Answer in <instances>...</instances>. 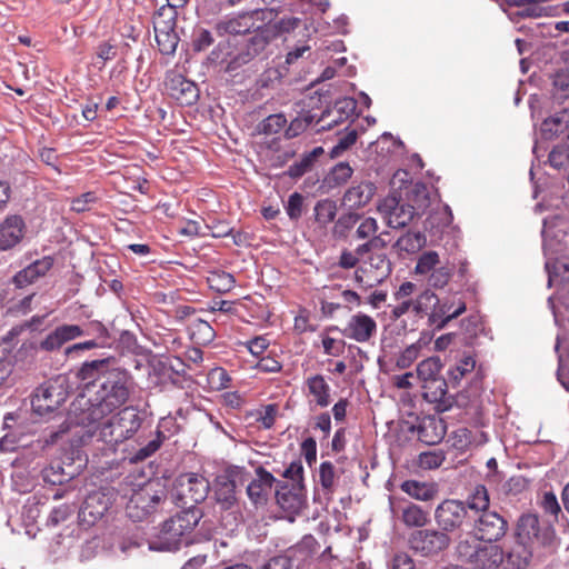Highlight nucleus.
Here are the masks:
<instances>
[{
	"label": "nucleus",
	"mask_w": 569,
	"mask_h": 569,
	"mask_svg": "<svg viewBox=\"0 0 569 569\" xmlns=\"http://www.w3.org/2000/svg\"><path fill=\"white\" fill-rule=\"evenodd\" d=\"M77 377L90 393L88 409L76 415V422L87 428L123 407L136 387L131 372L114 357L83 362Z\"/></svg>",
	"instance_id": "1"
},
{
	"label": "nucleus",
	"mask_w": 569,
	"mask_h": 569,
	"mask_svg": "<svg viewBox=\"0 0 569 569\" xmlns=\"http://www.w3.org/2000/svg\"><path fill=\"white\" fill-rule=\"evenodd\" d=\"M427 188L417 183L406 192V198L391 193L378 204V211L386 223L393 229L407 227L418 210L428 206Z\"/></svg>",
	"instance_id": "2"
},
{
	"label": "nucleus",
	"mask_w": 569,
	"mask_h": 569,
	"mask_svg": "<svg viewBox=\"0 0 569 569\" xmlns=\"http://www.w3.org/2000/svg\"><path fill=\"white\" fill-rule=\"evenodd\" d=\"M465 301L455 302L451 299H439L429 289L422 291L416 298L415 315L422 318L428 317L427 323L433 330H442L452 319L458 318L466 311Z\"/></svg>",
	"instance_id": "3"
},
{
	"label": "nucleus",
	"mask_w": 569,
	"mask_h": 569,
	"mask_svg": "<svg viewBox=\"0 0 569 569\" xmlns=\"http://www.w3.org/2000/svg\"><path fill=\"white\" fill-rule=\"evenodd\" d=\"M456 555L472 569H499L505 561V551L499 545L477 538H461Z\"/></svg>",
	"instance_id": "4"
},
{
	"label": "nucleus",
	"mask_w": 569,
	"mask_h": 569,
	"mask_svg": "<svg viewBox=\"0 0 569 569\" xmlns=\"http://www.w3.org/2000/svg\"><path fill=\"white\" fill-rule=\"evenodd\" d=\"M141 417L133 407H123L102 423L97 422L92 433L103 442L114 446L131 438L140 428Z\"/></svg>",
	"instance_id": "5"
},
{
	"label": "nucleus",
	"mask_w": 569,
	"mask_h": 569,
	"mask_svg": "<svg viewBox=\"0 0 569 569\" xmlns=\"http://www.w3.org/2000/svg\"><path fill=\"white\" fill-rule=\"evenodd\" d=\"M202 513L199 509H184L166 520L160 530V539L168 548H177L181 538L192 532Z\"/></svg>",
	"instance_id": "6"
},
{
	"label": "nucleus",
	"mask_w": 569,
	"mask_h": 569,
	"mask_svg": "<svg viewBox=\"0 0 569 569\" xmlns=\"http://www.w3.org/2000/svg\"><path fill=\"white\" fill-rule=\"evenodd\" d=\"M177 500L184 509H196L194 506L202 502L209 491V482L198 473L180 475L173 486Z\"/></svg>",
	"instance_id": "7"
},
{
	"label": "nucleus",
	"mask_w": 569,
	"mask_h": 569,
	"mask_svg": "<svg viewBox=\"0 0 569 569\" xmlns=\"http://www.w3.org/2000/svg\"><path fill=\"white\" fill-rule=\"evenodd\" d=\"M451 538L440 529H419L410 533L408 538L409 548L417 555L430 557L447 549Z\"/></svg>",
	"instance_id": "8"
},
{
	"label": "nucleus",
	"mask_w": 569,
	"mask_h": 569,
	"mask_svg": "<svg viewBox=\"0 0 569 569\" xmlns=\"http://www.w3.org/2000/svg\"><path fill=\"white\" fill-rule=\"evenodd\" d=\"M68 397V391L60 379L49 380L36 389L31 400L32 409L39 416L53 412Z\"/></svg>",
	"instance_id": "9"
},
{
	"label": "nucleus",
	"mask_w": 569,
	"mask_h": 569,
	"mask_svg": "<svg viewBox=\"0 0 569 569\" xmlns=\"http://www.w3.org/2000/svg\"><path fill=\"white\" fill-rule=\"evenodd\" d=\"M435 520L439 529L448 535L462 529L470 516L463 501L445 499L435 509Z\"/></svg>",
	"instance_id": "10"
},
{
	"label": "nucleus",
	"mask_w": 569,
	"mask_h": 569,
	"mask_svg": "<svg viewBox=\"0 0 569 569\" xmlns=\"http://www.w3.org/2000/svg\"><path fill=\"white\" fill-rule=\"evenodd\" d=\"M392 271L390 259L385 252H371L356 270V281L367 287H373L387 279Z\"/></svg>",
	"instance_id": "11"
},
{
	"label": "nucleus",
	"mask_w": 569,
	"mask_h": 569,
	"mask_svg": "<svg viewBox=\"0 0 569 569\" xmlns=\"http://www.w3.org/2000/svg\"><path fill=\"white\" fill-rule=\"evenodd\" d=\"M508 521L496 511H485L473 517V533L465 538H477L487 542H498L507 533Z\"/></svg>",
	"instance_id": "12"
},
{
	"label": "nucleus",
	"mask_w": 569,
	"mask_h": 569,
	"mask_svg": "<svg viewBox=\"0 0 569 569\" xmlns=\"http://www.w3.org/2000/svg\"><path fill=\"white\" fill-rule=\"evenodd\" d=\"M174 7H162L153 20L156 41L163 54H172L178 46L179 38L174 31L176 20Z\"/></svg>",
	"instance_id": "13"
},
{
	"label": "nucleus",
	"mask_w": 569,
	"mask_h": 569,
	"mask_svg": "<svg viewBox=\"0 0 569 569\" xmlns=\"http://www.w3.org/2000/svg\"><path fill=\"white\" fill-rule=\"evenodd\" d=\"M391 512L408 528H423L429 523V511L421 506L396 496L389 498Z\"/></svg>",
	"instance_id": "14"
},
{
	"label": "nucleus",
	"mask_w": 569,
	"mask_h": 569,
	"mask_svg": "<svg viewBox=\"0 0 569 569\" xmlns=\"http://www.w3.org/2000/svg\"><path fill=\"white\" fill-rule=\"evenodd\" d=\"M112 503L113 493L111 491L104 489L92 491L86 497L80 508L79 518L83 523L92 526L106 515Z\"/></svg>",
	"instance_id": "15"
},
{
	"label": "nucleus",
	"mask_w": 569,
	"mask_h": 569,
	"mask_svg": "<svg viewBox=\"0 0 569 569\" xmlns=\"http://www.w3.org/2000/svg\"><path fill=\"white\" fill-rule=\"evenodd\" d=\"M164 497L163 490L151 492L148 488H143L130 498L127 505V513L134 521H141L156 511Z\"/></svg>",
	"instance_id": "16"
},
{
	"label": "nucleus",
	"mask_w": 569,
	"mask_h": 569,
	"mask_svg": "<svg viewBox=\"0 0 569 569\" xmlns=\"http://www.w3.org/2000/svg\"><path fill=\"white\" fill-rule=\"evenodd\" d=\"M164 87L168 94L181 106H191L198 100L199 90L197 84L181 73L176 71L168 72Z\"/></svg>",
	"instance_id": "17"
},
{
	"label": "nucleus",
	"mask_w": 569,
	"mask_h": 569,
	"mask_svg": "<svg viewBox=\"0 0 569 569\" xmlns=\"http://www.w3.org/2000/svg\"><path fill=\"white\" fill-rule=\"evenodd\" d=\"M264 10H252L243 12L237 17L221 20L217 23L216 29L219 36L224 34H246L257 28V21H264Z\"/></svg>",
	"instance_id": "18"
},
{
	"label": "nucleus",
	"mask_w": 569,
	"mask_h": 569,
	"mask_svg": "<svg viewBox=\"0 0 569 569\" xmlns=\"http://www.w3.org/2000/svg\"><path fill=\"white\" fill-rule=\"evenodd\" d=\"M377 330L378 326L372 317L358 312L348 319L345 328L341 329V333L343 337L359 343H367L376 336Z\"/></svg>",
	"instance_id": "19"
},
{
	"label": "nucleus",
	"mask_w": 569,
	"mask_h": 569,
	"mask_svg": "<svg viewBox=\"0 0 569 569\" xmlns=\"http://www.w3.org/2000/svg\"><path fill=\"white\" fill-rule=\"evenodd\" d=\"M421 390L422 398L433 405L437 412L448 411L456 402L455 397L448 392V383L443 377L421 385Z\"/></svg>",
	"instance_id": "20"
},
{
	"label": "nucleus",
	"mask_w": 569,
	"mask_h": 569,
	"mask_svg": "<svg viewBox=\"0 0 569 569\" xmlns=\"http://www.w3.org/2000/svg\"><path fill=\"white\" fill-rule=\"evenodd\" d=\"M517 538L521 545L538 541L546 546L551 541L552 531L547 529L541 532L539 518L536 515L527 513L522 515L518 520Z\"/></svg>",
	"instance_id": "21"
},
{
	"label": "nucleus",
	"mask_w": 569,
	"mask_h": 569,
	"mask_svg": "<svg viewBox=\"0 0 569 569\" xmlns=\"http://www.w3.org/2000/svg\"><path fill=\"white\" fill-rule=\"evenodd\" d=\"M26 223L21 216H8L0 223V249L9 250L16 247L24 237Z\"/></svg>",
	"instance_id": "22"
},
{
	"label": "nucleus",
	"mask_w": 569,
	"mask_h": 569,
	"mask_svg": "<svg viewBox=\"0 0 569 569\" xmlns=\"http://www.w3.org/2000/svg\"><path fill=\"white\" fill-rule=\"evenodd\" d=\"M256 475L257 478L247 487V493L254 505H259L267 501V496L272 489L276 478L263 467H258Z\"/></svg>",
	"instance_id": "23"
},
{
	"label": "nucleus",
	"mask_w": 569,
	"mask_h": 569,
	"mask_svg": "<svg viewBox=\"0 0 569 569\" xmlns=\"http://www.w3.org/2000/svg\"><path fill=\"white\" fill-rule=\"evenodd\" d=\"M270 28H267L264 24H258L253 30L254 34L249 39L247 43V51L244 53L239 54L236 60L242 63H247L256 56L260 54L270 41L274 39V33L270 31Z\"/></svg>",
	"instance_id": "24"
},
{
	"label": "nucleus",
	"mask_w": 569,
	"mask_h": 569,
	"mask_svg": "<svg viewBox=\"0 0 569 569\" xmlns=\"http://www.w3.org/2000/svg\"><path fill=\"white\" fill-rule=\"evenodd\" d=\"M307 389V397L311 398V401L320 408H326L331 402L330 391L331 388L327 382L326 378L320 375H311L305 380Z\"/></svg>",
	"instance_id": "25"
},
{
	"label": "nucleus",
	"mask_w": 569,
	"mask_h": 569,
	"mask_svg": "<svg viewBox=\"0 0 569 569\" xmlns=\"http://www.w3.org/2000/svg\"><path fill=\"white\" fill-rule=\"evenodd\" d=\"M302 486H291L289 487L287 483H279L278 489L276 491L277 503L284 511L296 513L298 512L303 505V495L301 492Z\"/></svg>",
	"instance_id": "26"
},
{
	"label": "nucleus",
	"mask_w": 569,
	"mask_h": 569,
	"mask_svg": "<svg viewBox=\"0 0 569 569\" xmlns=\"http://www.w3.org/2000/svg\"><path fill=\"white\" fill-rule=\"evenodd\" d=\"M376 192V186L370 181H362L348 188L342 197L343 204L359 209L370 202Z\"/></svg>",
	"instance_id": "27"
},
{
	"label": "nucleus",
	"mask_w": 569,
	"mask_h": 569,
	"mask_svg": "<svg viewBox=\"0 0 569 569\" xmlns=\"http://www.w3.org/2000/svg\"><path fill=\"white\" fill-rule=\"evenodd\" d=\"M568 127L569 109L563 108L542 121L541 133L546 139H552L558 134L563 133Z\"/></svg>",
	"instance_id": "28"
},
{
	"label": "nucleus",
	"mask_w": 569,
	"mask_h": 569,
	"mask_svg": "<svg viewBox=\"0 0 569 569\" xmlns=\"http://www.w3.org/2000/svg\"><path fill=\"white\" fill-rule=\"evenodd\" d=\"M400 489L411 498L425 502L433 500L438 493L436 485L412 479L403 481Z\"/></svg>",
	"instance_id": "29"
},
{
	"label": "nucleus",
	"mask_w": 569,
	"mask_h": 569,
	"mask_svg": "<svg viewBox=\"0 0 569 569\" xmlns=\"http://www.w3.org/2000/svg\"><path fill=\"white\" fill-rule=\"evenodd\" d=\"M337 202L326 198L317 201L313 208L315 223L321 229H326L330 223L335 222L337 217Z\"/></svg>",
	"instance_id": "30"
},
{
	"label": "nucleus",
	"mask_w": 569,
	"mask_h": 569,
	"mask_svg": "<svg viewBox=\"0 0 569 569\" xmlns=\"http://www.w3.org/2000/svg\"><path fill=\"white\" fill-rule=\"evenodd\" d=\"M214 495L217 501L230 507L236 501V481L230 475H221L216 478Z\"/></svg>",
	"instance_id": "31"
},
{
	"label": "nucleus",
	"mask_w": 569,
	"mask_h": 569,
	"mask_svg": "<svg viewBox=\"0 0 569 569\" xmlns=\"http://www.w3.org/2000/svg\"><path fill=\"white\" fill-rule=\"evenodd\" d=\"M322 147H316L310 152L305 153L301 159L288 169V176L297 179L302 177L305 173L311 171L317 159L323 154Z\"/></svg>",
	"instance_id": "32"
},
{
	"label": "nucleus",
	"mask_w": 569,
	"mask_h": 569,
	"mask_svg": "<svg viewBox=\"0 0 569 569\" xmlns=\"http://www.w3.org/2000/svg\"><path fill=\"white\" fill-rule=\"evenodd\" d=\"M426 243V237L421 232H406L393 244V249L399 253H415Z\"/></svg>",
	"instance_id": "33"
},
{
	"label": "nucleus",
	"mask_w": 569,
	"mask_h": 569,
	"mask_svg": "<svg viewBox=\"0 0 569 569\" xmlns=\"http://www.w3.org/2000/svg\"><path fill=\"white\" fill-rule=\"evenodd\" d=\"M442 363L438 357H430L417 366V378L420 385L441 378Z\"/></svg>",
	"instance_id": "34"
},
{
	"label": "nucleus",
	"mask_w": 569,
	"mask_h": 569,
	"mask_svg": "<svg viewBox=\"0 0 569 569\" xmlns=\"http://www.w3.org/2000/svg\"><path fill=\"white\" fill-rule=\"evenodd\" d=\"M467 511L471 510L476 516L489 510L490 499L487 488L478 485L465 502Z\"/></svg>",
	"instance_id": "35"
},
{
	"label": "nucleus",
	"mask_w": 569,
	"mask_h": 569,
	"mask_svg": "<svg viewBox=\"0 0 569 569\" xmlns=\"http://www.w3.org/2000/svg\"><path fill=\"white\" fill-rule=\"evenodd\" d=\"M360 214L356 212L342 213L337 220L335 219L332 226V237L336 240H345L349 236L352 228L359 221Z\"/></svg>",
	"instance_id": "36"
},
{
	"label": "nucleus",
	"mask_w": 569,
	"mask_h": 569,
	"mask_svg": "<svg viewBox=\"0 0 569 569\" xmlns=\"http://www.w3.org/2000/svg\"><path fill=\"white\" fill-rule=\"evenodd\" d=\"M209 287L217 292H228L234 286V277L226 271H211L207 278Z\"/></svg>",
	"instance_id": "37"
},
{
	"label": "nucleus",
	"mask_w": 569,
	"mask_h": 569,
	"mask_svg": "<svg viewBox=\"0 0 569 569\" xmlns=\"http://www.w3.org/2000/svg\"><path fill=\"white\" fill-rule=\"evenodd\" d=\"M191 338L199 345H209L213 341L216 332L209 322L197 319L190 326Z\"/></svg>",
	"instance_id": "38"
},
{
	"label": "nucleus",
	"mask_w": 569,
	"mask_h": 569,
	"mask_svg": "<svg viewBox=\"0 0 569 569\" xmlns=\"http://www.w3.org/2000/svg\"><path fill=\"white\" fill-rule=\"evenodd\" d=\"M336 468L332 462L323 461L319 467V481L322 490L331 498L336 489Z\"/></svg>",
	"instance_id": "39"
},
{
	"label": "nucleus",
	"mask_w": 569,
	"mask_h": 569,
	"mask_svg": "<svg viewBox=\"0 0 569 569\" xmlns=\"http://www.w3.org/2000/svg\"><path fill=\"white\" fill-rule=\"evenodd\" d=\"M548 161L556 169H566L569 167V136L568 139L550 151Z\"/></svg>",
	"instance_id": "40"
},
{
	"label": "nucleus",
	"mask_w": 569,
	"mask_h": 569,
	"mask_svg": "<svg viewBox=\"0 0 569 569\" xmlns=\"http://www.w3.org/2000/svg\"><path fill=\"white\" fill-rule=\"evenodd\" d=\"M438 266H440V258L438 252L433 250L425 251L418 258L415 267L416 274H430Z\"/></svg>",
	"instance_id": "41"
},
{
	"label": "nucleus",
	"mask_w": 569,
	"mask_h": 569,
	"mask_svg": "<svg viewBox=\"0 0 569 569\" xmlns=\"http://www.w3.org/2000/svg\"><path fill=\"white\" fill-rule=\"evenodd\" d=\"M531 556V552L522 545L520 548L505 553V560H507L511 569H526L529 566Z\"/></svg>",
	"instance_id": "42"
},
{
	"label": "nucleus",
	"mask_w": 569,
	"mask_h": 569,
	"mask_svg": "<svg viewBox=\"0 0 569 569\" xmlns=\"http://www.w3.org/2000/svg\"><path fill=\"white\" fill-rule=\"evenodd\" d=\"M287 126V119L282 113L270 114L259 126L260 133L272 136L279 133Z\"/></svg>",
	"instance_id": "43"
},
{
	"label": "nucleus",
	"mask_w": 569,
	"mask_h": 569,
	"mask_svg": "<svg viewBox=\"0 0 569 569\" xmlns=\"http://www.w3.org/2000/svg\"><path fill=\"white\" fill-rule=\"evenodd\" d=\"M315 120V116L309 111L296 117L284 130V136L288 139L298 137Z\"/></svg>",
	"instance_id": "44"
},
{
	"label": "nucleus",
	"mask_w": 569,
	"mask_h": 569,
	"mask_svg": "<svg viewBox=\"0 0 569 569\" xmlns=\"http://www.w3.org/2000/svg\"><path fill=\"white\" fill-rule=\"evenodd\" d=\"M166 436L160 431H156V438L150 440L144 447L140 448L136 455L131 458L133 462L143 461L144 459L152 456L164 441Z\"/></svg>",
	"instance_id": "45"
},
{
	"label": "nucleus",
	"mask_w": 569,
	"mask_h": 569,
	"mask_svg": "<svg viewBox=\"0 0 569 569\" xmlns=\"http://www.w3.org/2000/svg\"><path fill=\"white\" fill-rule=\"evenodd\" d=\"M476 360L471 356H466L449 371L450 379L458 383L467 373L473 371Z\"/></svg>",
	"instance_id": "46"
},
{
	"label": "nucleus",
	"mask_w": 569,
	"mask_h": 569,
	"mask_svg": "<svg viewBox=\"0 0 569 569\" xmlns=\"http://www.w3.org/2000/svg\"><path fill=\"white\" fill-rule=\"evenodd\" d=\"M452 277V268L448 266H438L428 278V283L436 289H442L448 284Z\"/></svg>",
	"instance_id": "47"
},
{
	"label": "nucleus",
	"mask_w": 569,
	"mask_h": 569,
	"mask_svg": "<svg viewBox=\"0 0 569 569\" xmlns=\"http://www.w3.org/2000/svg\"><path fill=\"white\" fill-rule=\"evenodd\" d=\"M300 23V19L296 17H284L279 21L273 23H266L267 28H270L272 33H274V39L282 36L283 33H288L295 30Z\"/></svg>",
	"instance_id": "48"
},
{
	"label": "nucleus",
	"mask_w": 569,
	"mask_h": 569,
	"mask_svg": "<svg viewBox=\"0 0 569 569\" xmlns=\"http://www.w3.org/2000/svg\"><path fill=\"white\" fill-rule=\"evenodd\" d=\"M421 347L417 343L408 346L396 360V367L398 369L409 368L419 357Z\"/></svg>",
	"instance_id": "49"
},
{
	"label": "nucleus",
	"mask_w": 569,
	"mask_h": 569,
	"mask_svg": "<svg viewBox=\"0 0 569 569\" xmlns=\"http://www.w3.org/2000/svg\"><path fill=\"white\" fill-rule=\"evenodd\" d=\"M279 407L277 403H269L264 406L259 412L257 417V422L263 429H271L274 426L276 418L278 415Z\"/></svg>",
	"instance_id": "50"
},
{
	"label": "nucleus",
	"mask_w": 569,
	"mask_h": 569,
	"mask_svg": "<svg viewBox=\"0 0 569 569\" xmlns=\"http://www.w3.org/2000/svg\"><path fill=\"white\" fill-rule=\"evenodd\" d=\"M352 168L347 162L337 163L329 173V179L335 184L346 183L352 176Z\"/></svg>",
	"instance_id": "51"
},
{
	"label": "nucleus",
	"mask_w": 569,
	"mask_h": 569,
	"mask_svg": "<svg viewBox=\"0 0 569 569\" xmlns=\"http://www.w3.org/2000/svg\"><path fill=\"white\" fill-rule=\"evenodd\" d=\"M378 231V222L372 217L362 219L356 230V238L367 241Z\"/></svg>",
	"instance_id": "52"
},
{
	"label": "nucleus",
	"mask_w": 569,
	"mask_h": 569,
	"mask_svg": "<svg viewBox=\"0 0 569 569\" xmlns=\"http://www.w3.org/2000/svg\"><path fill=\"white\" fill-rule=\"evenodd\" d=\"M555 93L560 99L569 98V71L559 70L553 78Z\"/></svg>",
	"instance_id": "53"
},
{
	"label": "nucleus",
	"mask_w": 569,
	"mask_h": 569,
	"mask_svg": "<svg viewBox=\"0 0 569 569\" xmlns=\"http://www.w3.org/2000/svg\"><path fill=\"white\" fill-rule=\"evenodd\" d=\"M98 201V197L93 191H88L71 201V209L78 213L90 209V206Z\"/></svg>",
	"instance_id": "54"
},
{
	"label": "nucleus",
	"mask_w": 569,
	"mask_h": 569,
	"mask_svg": "<svg viewBox=\"0 0 569 569\" xmlns=\"http://www.w3.org/2000/svg\"><path fill=\"white\" fill-rule=\"evenodd\" d=\"M452 439V446L460 451L469 449L473 443L472 432L467 428H460L455 431Z\"/></svg>",
	"instance_id": "55"
},
{
	"label": "nucleus",
	"mask_w": 569,
	"mask_h": 569,
	"mask_svg": "<svg viewBox=\"0 0 569 569\" xmlns=\"http://www.w3.org/2000/svg\"><path fill=\"white\" fill-rule=\"evenodd\" d=\"M445 461V455L442 452L428 451L422 452L419 456V465L425 469H436Z\"/></svg>",
	"instance_id": "56"
},
{
	"label": "nucleus",
	"mask_w": 569,
	"mask_h": 569,
	"mask_svg": "<svg viewBox=\"0 0 569 569\" xmlns=\"http://www.w3.org/2000/svg\"><path fill=\"white\" fill-rule=\"evenodd\" d=\"M60 338L62 346L76 338H79L83 335V330L78 325H62L54 329Z\"/></svg>",
	"instance_id": "57"
},
{
	"label": "nucleus",
	"mask_w": 569,
	"mask_h": 569,
	"mask_svg": "<svg viewBox=\"0 0 569 569\" xmlns=\"http://www.w3.org/2000/svg\"><path fill=\"white\" fill-rule=\"evenodd\" d=\"M302 204L303 197L300 193L293 192L292 194L289 196L286 210L290 219L297 220L301 217Z\"/></svg>",
	"instance_id": "58"
},
{
	"label": "nucleus",
	"mask_w": 569,
	"mask_h": 569,
	"mask_svg": "<svg viewBox=\"0 0 569 569\" xmlns=\"http://www.w3.org/2000/svg\"><path fill=\"white\" fill-rule=\"evenodd\" d=\"M338 113H340L338 119L332 120L336 124L342 122L348 119L356 109V101L353 99H342L336 102L333 108Z\"/></svg>",
	"instance_id": "59"
},
{
	"label": "nucleus",
	"mask_w": 569,
	"mask_h": 569,
	"mask_svg": "<svg viewBox=\"0 0 569 569\" xmlns=\"http://www.w3.org/2000/svg\"><path fill=\"white\" fill-rule=\"evenodd\" d=\"M212 43H213V37L208 30L200 29L194 33L193 43H192L194 51H198V52L203 51V50L208 49Z\"/></svg>",
	"instance_id": "60"
},
{
	"label": "nucleus",
	"mask_w": 569,
	"mask_h": 569,
	"mask_svg": "<svg viewBox=\"0 0 569 569\" xmlns=\"http://www.w3.org/2000/svg\"><path fill=\"white\" fill-rule=\"evenodd\" d=\"M317 540L311 536H305L299 543L291 548L295 555L300 553L303 557H308L309 555L316 551Z\"/></svg>",
	"instance_id": "61"
},
{
	"label": "nucleus",
	"mask_w": 569,
	"mask_h": 569,
	"mask_svg": "<svg viewBox=\"0 0 569 569\" xmlns=\"http://www.w3.org/2000/svg\"><path fill=\"white\" fill-rule=\"evenodd\" d=\"M365 254L366 253H358V247L355 251L346 249L341 252L338 264L343 269L355 268L359 263L360 258Z\"/></svg>",
	"instance_id": "62"
},
{
	"label": "nucleus",
	"mask_w": 569,
	"mask_h": 569,
	"mask_svg": "<svg viewBox=\"0 0 569 569\" xmlns=\"http://www.w3.org/2000/svg\"><path fill=\"white\" fill-rule=\"evenodd\" d=\"M259 569H292V560L284 555H278L268 559Z\"/></svg>",
	"instance_id": "63"
},
{
	"label": "nucleus",
	"mask_w": 569,
	"mask_h": 569,
	"mask_svg": "<svg viewBox=\"0 0 569 569\" xmlns=\"http://www.w3.org/2000/svg\"><path fill=\"white\" fill-rule=\"evenodd\" d=\"M358 138L357 131L351 130L342 138L339 139L338 143L331 150V157H338L342 151L349 149L356 143Z\"/></svg>",
	"instance_id": "64"
}]
</instances>
